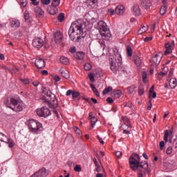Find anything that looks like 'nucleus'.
Returning a JSON list of instances; mask_svg holds the SVG:
<instances>
[{"label":"nucleus","mask_w":177,"mask_h":177,"mask_svg":"<svg viewBox=\"0 0 177 177\" xmlns=\"http://www.w3.org/2000/svg\"><path fill=\"white\" fill-rule=\"evenodd\" d=\"M169 131L168 130H165V136H164V139H165V143H167V142H168V136H169Z\"/></svg>","instance_id":"e433bc0d"},{"label":"nucleus","mask_w":177,"mask_h":177,"mask_svg":"<svg viewBox=\"0 0 177 177\" xmlns=\"http://www.w3.org/2000/svg\"><path fill=\"white\" fill-rule=\"evenodd\" d=\"M48 12H49L50 15H56V13H57V8L54 6H52L48 9Z\"/></svg>","instance_id":"b1692460"},{"label":"nucleus","mask_w":177,"mask_h":177,"mask_svg":"<svg viewBox=\"0 0 177 177\" xmlns=\"http://www.w3.org/2000/svg\"><path fill=\"white\" fill-rule=\"evenodd\" d=\"M54 80L56 81V82H59V81H60V77L55 75L54 77Z\"/></svg>","instance_id":"338daca9"},{"label":"nucleus","mask_w":177,"mask_h":177,"mask_svg":"<svg viewBox=\"0 0 177 177\" xmlns=\"http://www.w3.org/2000/svg\"><path fill=\"white\" fill-rule=\"evenodd\" d=\"M88 78H89L91 82H95V76H93V73H89Z\"/></svg>","instance_id":"37998d69"},{"label":"nucleus","mask_w":177,"mask_h":177,"mask_svg":"<svg viewBox=\"0 0 177 177\" xmlns=\"http://www.w3.org/2000/svg\"><path fill=\"white\" fill-rule=\"evenodd\" d=\"M4 104H6L7 107L11 109L13 111H23V104L19 102V100L15 98H7Z\"/></svg>","instance_id":"39448f33"},{"label":"nucleus","mask_w":177,"mask_h":177,"mask_svg":"<svg viewBox=\"0 0 177 177\" xmlns=\"http://www.w3.org/2000/svg\"><path fill=\"white\" fill-rule=\"evenodd\" d=\"M122 121H124V122H127V124H129V118H128L127 117L122 116Z\"/></svg>","instance_id":"09e8293b"},{"label":"nucleus","mask_w":177,"mask_h":177,"mask_svg":"<svg viewBox=\"0 0 177 177\" xmlns=\"http://www.w3.org/2000/svg\"><path fill=\"white\" fill-rule=\"evenodd\" d=\"M82 99H83V100H86V102H87V103H88V104H92V102L91 101V100H89V98L82 97Z\"/></svg>","instance_id":"4d7b16f0"},{"label":"nucleus","mask_w":177,"mask_h":177,"mask_svg":"<svg viewBox=\"0 0 177 177\" xmlns=\"http://www.w3.org/2000/svg\"><path fill=\"white\" fill-rule=\"evenodd\" d=\"M100 143H101V145H104V141H103V140L102 139V138H100L99 136H97Z\"/></svg>","instance_id":"052dcab7"},{"label":"nucleus","mask_w":177,"mask_h":177,"mask_svg":"<svg viewBox=\"0 0 177 177\" xmlns=\"http://www.w3.org/2000/svg\"><path fill=\"white\" fill-rule=\"evenodd\" d=\"M41 100H44L45 103H48L50 109H54L53 113L59 118V112H57V107L59 104L57 103V98L56 95L52 93V91L45 87L41 88Z\"/></svg>","instance_id":"f03ea898"},{"label":"nucleus","mask_w":177,"mask_h":177,"mask_svg":"<svg viewBox=\"0 0 177 177\" xmlns=\"http://www.w3.org/2000/svg\"><path fill=\"white\" fill-rule=\"evenodd\" d=\"M133 156L129 158V165L131 169L136 172L138 169V177H143V170L145 175H150L151 171L149 169L147 161H140V156L138 153H133Z\"/></svg>","instance_id":"f257e3e1"},{"label":"nucleus","mask_w":177,"mask_h":177,"mask_svg":"<svg viewBox=\"0 0 177 177\" xmlns=\"http://www.w3.org/2000/svg\"><path fill=\"white\" fill-rule=\"evenodd\" d=\"M173 146L175 149L177 148V140L176 139H174V141H173Z\"/></svg>","instance_id":"0e129e2a"},{"label":"nucleus","mask_w":177,"mask_h":177,"mask_svg":"<svg viewBox=\"0 0 177 177\" xmlns=\"http://www.w3.org/2000/svg\"><path fill=\"white\" fill-rule=\"evenodd\" d=\"M74 171L75 172H81L82 171V169L81 168V165H76L75 167H74Z\"/></svg>","instance_id":"58836bf2"},{"label":"nucleus","mask_w":177,"mask_h":177,"mask_svg":"<svg viewBox=\"0 0 177 177\" xmlns=\"http://www.w3.org/2000/svg\"><path fill=\"white\" fill-rule=\"evenodd\" d=\"M74 57L77 59V60H83L84 57H85V53L82 51H79L74 54Z\"/></svg>","instance_id":"ddd939ff"},{"label":"nucleus","mask_w":177,"mask_h":177,"mask_svg":"<svg viewBox=\"0 0 177 177\" xmlns=\"http://www.w3.org/2000/svg\"><path fill=\"white\" fill-rule=\"evenodd\" d=\"M151 107H153V104L151 103V100H149L147 110H151Z\"/></svg>","instance_id":"5fc2aeb1"},{"label":"nucleus","mask_w":177,"mask_h":177,"mask_svg":"<svg viewBox=\"0 0 177 177\" xmlns=\"http://www.w3.org/2000/svg\"><path fill=\"white\" fill-rule=\"evenodd\" d=\"M84 68L85 71H89V70L92 68V65H91L89 63H86L84 64Z\"/></svg>","instance_id":"f704fd0d"},{"label":"nucleus","mask_w":177,"mask_h":177,"mask_svg":"<svg viewBox=\"0 0 177 177\" xmlns=\"http://www.w3.org/2000/svg\"><path fill=\"white\" fill-rule=\"evenodd\" d=\"M34 12L36 16H37L38 17H44V10H42L41 8H39V7L35 8Z\"/></svg>","instance_id":"f8f14e48"},{"label":"nucleus","mask_w":177,"mask_h":177,"mask_svg":"<svg viewBox=\"0 0 177 177\" xmlns=\"http://www.w3.org/2000/svg\"><path fill=\"white\" fill-rule=\"evenodd\" d=\"M35 64L37 68H44L46 66L45 60L42 58L37 59L35 62Z\"/></svg>","instance_id":"9d476101"},{"label":"nucleus","mask_w":177,"mask_h":177,"mask_svg":"<svg viewBox=\"0 0 177 177\" xmlns=\"http://www.w3.org/2000/svg\"><path fill=\"white\" fill-rule=\"evenodd\" d=\"M11 27L19 28V27H20V21L17 19H12L11 21Z\"/></svg>","instance_id":"aec40b11"},{"label":"nucleus","mask_w":177,"mask_h":177,"mask_svg":"<svg viewBox=\"0 0 177 177\" xmlns=\"http://www.w3.org/2000/svg\"><path fill=\"white\" fill-rule=\"evenodd\" d=\"M69 50L71 53H75V50H77V49L75 48V47H71Z\"/></svg>","instance_id":"680f3d73"},{"label":"nucleus","mask_w":177,"mask_h":177,"mask_svg":"<svg viewBox=\"0 0 177 177\" xmlns=\"http://www.w3.org/2000/svg\"><path fill=\"white\" fill-rule=\"evenodd\" d=\"M91 88L92 91H93V93H95V95L99 97V96H100V93H99V91H97V89L96 88V87L93 84H91Z\"/></svg>","instance_id":"cd10ccee"},{"label":"nucleus","mask_w":177,"mask_h":177,"mask_svg":"<svg viewBox=\"0 0 177 177\" xmlns=\"http://www.w3.org/2000/svg\"><path fill=\"white\" fill-rule=\"evenodd\" d=\"M37 114L39 117H44V118H46L47 117H49V115H52V112L49 110L48 106H43L37 109Z\"/></svg>","instance_id":"6e6552de"},{"label":"nucleus","mask_w":177,"mask_h":177,"mask_svg":"<svg viewBox=\"0 0 177 177\" xmlns=\"http://www.w3.org/2000/svg\"><path fill=\"white\" fill-rule=\"evenodd\" d=\"M153 92H154V85L151 86V87L149 89V97L151 96V93H153Z\"/></svg>","instance_id":"6e6d98bb"},{"label":"nucleus","mask_w":177,"mask_h":177,"mask_svg":"<svg viewBox=\"0 0 177 177\" xmlns=\"http://www.w3.org/2000/svg\"><path fill=\"white\" fill-rule=\"evenodd\" d=\"M28 128L30 132L38 133L39 131H42V124L38 122V120L30 119L28 121Z\"/></svg>","instance_id":"0eeeda50"},{"label":"nucleus","mask_w":177,"mask_h":177,"mask_svg":"<svg viewBox=\"0 0 177 177\" xmlns=\"http://www.w3.org/2000/svg\"><path fill=\"white\" fill-rule=\"evenodd\" d=\"M124 12H125V7L124 6L120 5L115 8V13L117 15H122Z\"/></svg>","instance_id":"f3484780"},{"label":"nucleus","mask_w":177,"mask_h":177,"mask_svg":"<svg viewBox=\"0 0 177 177\" xmlns=\"http://www.w3.org/2000/svg\"><path fill=\"white\" fill-rule=\"evenodd\" d=\"M109 63L111 71L115 74H118L120 73V67L122 64V59L120 56L118 58L111 56L109 57Z\"/></svg>","instance_id":"423d86ee"},{"label":"nucleus","mask_w":177,"mask_h":177,"mask_svg":"<svg viewBox=\"0 0 177 177\" xmlns=\"http://www.w3.org/2000/svg\"><path fill=\"white\" fill-rule=\"evenodd\" d=\"M106 102L111 104L112 103H114V100L111 97H109L106 98Z\"/></svg>","instance_id":"de8ad7c7"},{"label":"nucleus","mask_w":177,"mask_h":177,"mask_svg":"<svg viewBox=\"0 0 177 177\" xmlns=\"http://www.w3.org/2000/svg\"><path fill=\"white\" fill-rule=\"evenodd\" d=\"M161 59H162V57L160 56L158 54H156L152 57V62H153L155 64L158 65L160 63H161Z\"/></svg>","instance_id":"dca6fc26"},{"label":"nucleus","mask_w":177,"mask_h":177,"mask_svg":"<svg viewBox=\"0 0 177 177\" xmlns=\"http://www.w3.org/2000/svg\"><path fill=\"white\" fill-rule=\"evenodd\" d=\"M133 60L137 67H140V66H142V59L140 57H139V56L133 55Z\"/></svg>","instance_id":"a211bd4d"},{"label":"nucleus","mask_w":177,"mask_h":177,"mask_svg":"<svg viewBox=\"0 0 177 177\" xmlns=\"http://www.w3.org/2000/svg\"><path fill=\"white\" fill-rule=\"evenodd\" d=\"M133 12L135 16H140V8L139 5L134 4L133 6Z\"/></svg>","instance_id":"2eb2a0df"},{"label":"nucleus","mask_w":177,"mask_h":177,"mask_svg":"<svg viewBox=\"0 0 177 177\" xmlns=\"http://www.w3.org/2000/svg\"><path fill=\"white\" fill-rule=\"evenodd\" d=\"M176 166V162H175V160H170L169 162H167V167L169 169H174Z\"/></svg>","instance_id":"393cba45"},{"label":"nucleus","mask_w":177,"mask_h":177,"mask_svg":"<svg viewBox=\"0 0 177 177\" xmlns=\"http://www.w3.org/2000/svg\"><path fill=\"white\" fill-rule=\"evenodd\" d=\"M164 146H165V142L164 141H161L160 142V149L164 150Z\"/></svg>","instance_id":"8fccbe9b"},{"label":"nucleus","mask_w":177,"mask_h":177,"mask_svg":"<svg viewBox=\"0 0 177 177\" xmlns=\"http://www.w3.org/2000/svg\"><path fill=\"white\" fill-rule=\"evenodd\" d=\"M43 5H49L50 3V0H41Z\"/></svg>","instance_id":"603ef678"},{"label":"nucleus","mask_w":177,"mask_h":177,"mask_svg":"<svg viewBox=\"0 0 177 177\" xmlns=\"http://www.w3.org/2000/svg\"><path fill=\"white\" fill-rule=\"evenodd\" d=\"M121 95H122V92L120 90H116L111 93L112 97L115 99H119V97H121Z\"/></svg>","instance_id":"6ab92c4d"},{"label":"nucleus","mask_w":177,"mask_h":177,"mask_svg":"<svg viewBox=\"0 0 177 177\" xmlns=\"http://www.w3.org/2000/svg\"><path fill=\"white\" fill-rule=\"evenodd\" d=\"M165 48H166V49L171 50V48H172V46H171V44H169V43H167L165 44Z\"/></svg>","instance_id":"13d9d810"},{"label":"nucleus","mask_w":177,"mask_h":177,"mask_svg":"<svg viewBox=\"0 0 177 177\" xmlns=\"http://www.w3.org/2000/svg\"><path fill=\"white\" fill-rule=\"evenodd\" d=\"M24 19L26 21H27L30 19V13L28 12V11H26L24 12Z\"/></svg>","instance_id":"a18cd8bd"},{"label":"nucleus","mask_w":177,"mask_h":177,"mask_svg":"<svg viewBox=\"0 0 177 177\" xmlns=\"http://www.w3.org/2000/svg\"><path fill=\"white\" fill-rule=\"evenodd\" d=\"M127 55L131 57L133 55L132 53V48H131V46H127Z\"/></svg>","instance_id":"72a5a7b5"},{"label":"nucleus","mask_w":177,"mask_h":177,"mask_svg":"<svg viewBox=\"0 0 177 177\" xmlns=\"http://www.w3.org/2000/svg\"><path fill=\"white\" fill-rule=\"evenodd\" d=\"M115 156L116 157H118V158H121V157H122V151H116Z\"/></svg>","instance_id":"49530a36"},{"label":"nucleus","mask_w":177,"mask_h":177,"mask_svg":"<svg viewBox=\"0 0 177 177\" xmlns=\"http://www.w3.org/2000/svg\"><path fill=\"white\" fill-rule=\"evenodd\" d=\"M158 75L159 77H164V75H167V72H160Z\"/></svg>","instance_id":"e2e57ef3"},{"label":"nucleus","mask_w":177,"mask_h":177,"mask_svg":"<svg viewBox=\"0 0 177 177\" xmlns=\"http://www.w3.org/2000/svg\"><path fill=\"white\" fill-rule=\"evenodd\" d=\"M54 41L55 44H60L63 41V34L59 31H57L54 33Z\"/></svg>","instance_id":"9b49d317"},{"label":"nucleus","mask_w":177,"mask_h":177,"mask_svg":"<svg viewBox=\"0 0 177 177\" xmlns=\"http://www.w3.org/2000/svg\"><path fill=\"white\" fill-rule=\"evenodd\" d=\"M160 13L162 16H164L167 13V5H163L160 10Z\"/></svg>","instance_id":"c756f323"},{"label":"nucleus","mask_w":177,"mask_h":177,"mask_svg":"<svg viewBox=\"0 0 177 177\" xmlns=\"http://www.w3.org/2000/svg\"><path fill=\"white\" fill-rule=\"evenodd\" d=\"M167 154H171L172 153V147H169L166 150Z\"/></svg>","instance_id":"3c124183"},{"label":"nucleus","mask_w":177,"mask_h":177,"mask_svg":"<svg viewBox=\"0 0 177 177\" xmlns=\"http://www.w3.org/2000/svg\"><path fill=\"white\" fill-rule=\"evenodd\" d=\"M142 81L143 82H146V80L147 79V73L146 71L142 72Z\"/></svg>","instance_id":"79ce46f5"},{"label":"nucleus","mask_w":177,"mask_h":177,"mask_svg":"<svg viewBox=\"0 0 177 177\" xmlns=\"http://www.w3.org/2000/svg\"><path fill=\"white\" fill-rule=\"evenodd\" d=\"M141 5L145 9H149L151 6V2L150 0H142Z\"/></svg>","instance_id":"4468645a"},{"label":"nucleus","mask_w":177,"mask_h":177,"mask_svg":"<svg viewBox=\"0 0 177 177\" xmlns=\"http://www.w3.org/2000/svg\"><path fill=\"white\" fill-rule=\"evenodd\" d=\"M4 143H7V145L8 144V147H10V149L15 147V141L10 138H8Z\"/></svg>","instance_id":"a878e982"},{"label":"nucleus","mask_w":177,"mask_h":177,"mask_svg":"<svg viewBox=\"0 0 177 177\" xmlns=\"http://www.w3.org/2000/svg\"><path fill=\"white\" fill-rule=\"evenodd\" d=\"M98 30L100 31L99 35H101L102 39L99 40V44H100L101 46H102L103 49L106 48V44H104L105 41H110L111 38V33L110 32V30L107 27V24L104 21H100L97 23Z\"/></svg>","instance_id":"20e7f679"},{"label":"nucleus","mask_w":177,"mask_h":177,"mask_svg":"<svg viewBox=\"0 0 177 177\" xmlns=\"http://www.w3.org/2000/svg\"><path fill=\"white\" fill-rule=\"evenodd\" d=\"M111 91H113V87L109 86L103 91L102 93L103 95H107V93H109V92H111Z\"/></svg>","instance_id":"c9c22d12"},{"label":"nucleus","mask_w":177,"mask_h":177,"mask_svg":"<svg viewBox=\"0 0 177 177\" xmlns=\"http://www.w3.org/2000/svg\"><path fill=\"white\" fill-rule=\"evenodd\" d=\"M32 46L34 48H36V49H40V48L44 46V40L41 38L34 39L32 41Z\"/></svg>","instance_id":"1a4fd4ad"},{"label":"nucleus","mask_w":177,"mask_h":177,"mask_svg":"<svg viewBox=\"0 0 177 177\" xmlns=\"http://www.w3.org/2000/svg\"><path fill=\"white\" fill-rule=\"evenodd\" d=\"M138 95L142 96L145 95V85L140 84L138 87Z\"/></svg>","instance_id":"bb28decb"},{"label":"nucleus","mask_w":177,"mask_h":177,"mask_svg":"<svg viewBox=\"0 0 177 177\" xmlns=\"http://www.w3.org/2000/svg\"><path fill=\"white\" fill-rule=\"evenodd\" d=\"M169 86H170V88H171V89H174V88H176V85H177L176 79H175V78H171V79L169 80Z\"/></svg>","instance_id":"412c9836"},{"label":"nucleus","mask_w":177,"mask_h":177,"mask_svg":"<svg viewBox=\"0 0 177 177\" xmlns=\"http://www.w3.org/2000/svg\"><path fill=\"white\" fill-rule=\"evenodd\" d=\"M32 85L37 87V86H38V85H39V82H38V81L33 82Z\"/></svg>","instance_id":"774afa93"},{"label":"nucleus","mask_w":177,"mask_h":177,"mask_svg":"<svg viewBox=\"0 0 177 177\" xmlns=\"http://www.w3.org/2000/svg\"><path fill=\"white\" fill-rule=\"evenodd\" d=\"M136 88H138L136 85H132L128 87L127 88L128 93H129L130 95H132V93H135L136 92Z\"/></svg>","instance_id":"4be33fe9"},{"label":"nucleus","mask_w":177,"mask_h":177,"mask_svg":"<svg viewBox=\"0 0 177 177\" xmlns=\"http://www.w3.org/2000/svg\"><path fill=\"white\" fill-rule=\"evenodd\" d=\"M149 30V28L147 26H143L139 30H138V34L140 35L143 34V32H146Z\"/></svg>","instance_id":"2f4dec72"},{"label":"nucleus","mask_w":177,"mask_h":177,"mask_svg":"<svg viewBox=\"0 0 177 177\" xmlns=\"http://www.w3.org/2000/svg\"><path fill=\"white\" fill-rule=\"evenodd\" d=\"M64 19H66V17H64V13L63 12H61L57 17V20L58 21H60V23H63V21H64Z\"/></svg>","instance_id":"7c9ffc66"},{"label":"nucleus","mask_w":177,"mask_h":177,"mask_svg":"<svg viewBox=\"0 0 177 177\" xmlns=\"http://www.w3.org/2000/svg\"><path fill=\"white\" fill-rule=\"evenodd\" d=\"M108 13L110 15V16H113V15H114V9L109 8L108 10Z\"/></svg>","instance_id":"864d4df0"},{"label":"nucleus","mask_w":177,"mask_h":177,"mask_svg":"<svg viewBox=\"0 0 177 177\" xmlns=\"http://www.w3.org/2000/svg\"><path fill=\"white\" fill-rule=\"evenodd\" d=\"M72 96H73V99H75L77 97H80V93H78L77 91H73Z\"/></svg>","instance_id":"a19ab883"},{"label":"nucleus","mask_w":177,"mask_h":177,"mask_svg":"<svg viewBox=\"0 0 177 177\" xmlns=\"http://www.w3.org/2000/svg\"><path fill=\"white\" fill-rule=\"evenodd\" d=\"M19 5L23 8H26L28 5V0H19Z\"/></svg>","instance_id":"473e14b6"},{"label":"nucleus","mask_w":177,"mask_h":177,"mask_svg":"<svg viewBox=\"0 0 177 177\" xmlns=\"http://www.w3.org/2000/svg\"><path fill=\"white\" fill-rule=\"evenodd\" d=\"M59 73H61V75L66 78V80H68L70 78V73L68 71H59Z\"/></svg>","instance_id":"5701e85b"},{"label":"nucleus","mask_w":177,"mask_h":177,"mask_svg":"<svg viewBox=\"0 0 177 177\" xmlns=\"http://www.w3.org/2000/svg\"><path fill=\"white\" fill-rule=\"evenodd\" d=\"M5 138H7L6 135H5L3 133L0 132V141L5 142V140H3V139H5Z\"/></svg>","instance_id":"c03bdc74"},{"label":"nucleus","mask_w":177,"mask_h":177,"mask_svg":"<svg viewBox=\"0 0 177 177\" xmlns=\"http://www.w3.org/2000/svg\"><path fill=\"white\" fill-rule=\"evenodd\" d=\"M60 5V0H53L52 6H55L57 8Z\"/></svg>","instance_id":"4c0bfd02"},{"label":"nucleus","mask_w":177,"mask_h":177,"mask_svg":"<svg viewBox=\"0 0 177 177\" xmlns=\"http://www.w3.org/2000/svg\"><path fill=\"white\" fill-rule=\"evenodd\" d=\"M59 60L62 63V64H68V63L70 62L68 58H67L66 57H61Z\"/></svg>","instance_id":"c85d7f7f"},{"label":"nucleus","mask_w":177,"mask_h":177,"mask_svg":"<svg viewBox=\"0 0 177 177\" xmlns=\"http://www.w3.org/2000/svg\"><path fill=\"white\" fill-rule=\"evenodd\" d=\"M96 122H97V118H96L95 117H92L91 118L92 128H93L95 127Z\"/></svg>","instance_id":"ea45409f"},{"label":"nucleus","mask_w":177,"mask_h":177,"mask_svg":"<svg viewBox=\"0 0 177 177\" xmlns=\"http://www.w3.org/2000/svg\"><path fill=\"white\" fill-rule=\"evenodd\" d=\"M0 68H3V70H6V71H10V68H8V66H2L1 65V67Z\"/></svg>","instance_id":"bf43d9fd"},{"label":"nucleus","mask_w":177,"mask_h":177,"mask_svg":"<svg viewBox=\"0 0 177 177\" xmlns=\"http://www.w3.org/2000/svg\"><path fill=\"white\" fill-rule=\"evenodd\" d=\"M151 39H153V37H145L144 41L145 42H149V41H151Z\"/></svg>","instance_id":"69168bd1"},{"label":"nucleus","mask_w":177,"mask_h":177,"mask_svg":"<svg viewBox=\"0 0 177 177\" xmlns=\"http://www.w3.org/2000/svg\"><path fill=\"white\" fill-rule=\"evenodd\" d=\"M68 35L71 41L74 42H80L81 39H84L86 34L84 32L82 24L78 22V21L73 22L68 30Z\"/></svg>","instance_id":"7ed1b4c3"}]
</instances>
